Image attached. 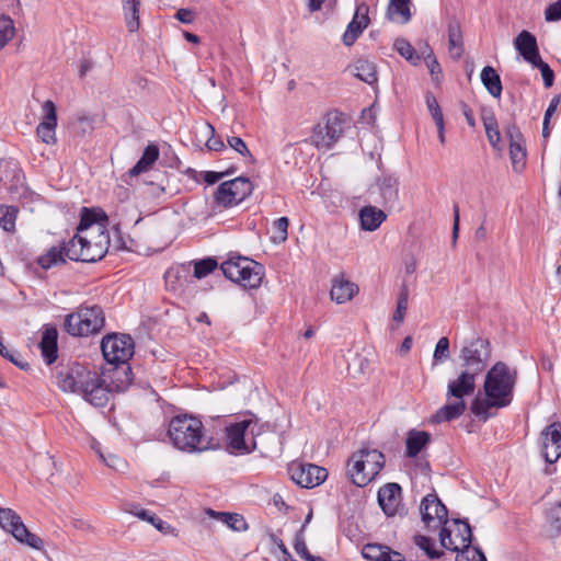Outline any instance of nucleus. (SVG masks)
<instances>
[{
    "label": "nucleus",
    "instance_id": "obj_54",
    "mask_svg": "<svg viewBox=\"0 0 561 561\" xmlns=\"http://www.w3.org/2000/svg\"><path fill=\"white\" fill-rule=\"evenodd\" d=\"M228 145L238 153H240L243 157H248L250 160H253V157L248 149V146L240 137H228L227 139Z\"/></svg>",
    "mask_w": 561,
    "mask_h": 561
},
{
    "label": "nucleus",
    "instance_id": "obj_21",
    "mask_svg": "<svg viewBox=\"0 0 561 561\" xmlns=\"http://www.w3.org/2000/svg\"><path fill=\"white\" fill-rule=\"evenodd\" d=\"M542 451L547 462L553 463L561 456V424L554 422L541 433Z\"/></svg>",
    "mask_w": 561,
    "mask_h": 561
},
{
    "label": "nucleus",
    "instance_id": "obj_61",
    "mask_svg": "<svg viewBox=\"0 0 561 561\" xmlns=\"http://www.w3.org/2000/svg\"><path fill=\"white\" fill-rule=\"evenodd\" d=\"M224 175H225V173H222V172L206 171L204 173V181L207 184L211 185V184L217 183Z\"/></svg>",
    "mask_w": 561,
    "mask_h": 561
},
{
    "label": "nucleus",
    "instance_id": "obj_43",
    "mask_svg": "<svg viewBox=\"0 0 561 561\" xmlns=\"http://www.w3.org/2000/svg\"><path fill=\"white\" fill-rule=\"evenodd\" d=\"M394 49L412 65H417L420 56L415 54L413 46L404 38H397L393 44Z\"/></svg>",
    "mask_w": 561,
    "mask_h": 561
},
{
    "label": "nucleus",
    "instance_id": "obj_25",
    "mask_svg": "<svg viewBox=\"0 0 561 561\" xmlns=\"http://www.w3.org/2000/svg\"><path fill=\"white\" fill-rule=\"evenodd\" d=\"M358 290L359 288L355 283L341 275L332 279L330 296L333 301L341 305L352 300Z\"/></svg>",
    "mask_w": 561,
    "mask_h": 561
},
{
    "label": "nucleus",
    "instance_id": "obj_29",
    "mask_svg": "<svg viewBox=\"0 0 561 561\" xmlns=\"http://www.w3.org/2000/svg\"><path fill=\"white\" fill-rule=\"evenodd\" d=\"M387 218V215L375 206H365L359 210L360 227L366 231L376 230Z\"/></svg>",
    "mask_w": 561,
    "mask_h": 561
},
{
    "label": "nucleus",
    "instance_id": "obj_26",
    "mask_svg": "<svg viewBox=\"0 0 561 561\" xmlns=\"http://www.w3.org/2000/svg\"><path fill=\"white\" fill-rule=\"evenodd\" d=\"M362 556L369 561H404L402 553L379 543L365 545L362 550Z\"/></svg>",
    "mask_w": 561,
    "mask_h": 561
},
{
    "label": "nucleus",
    "instance_id": "obj_56",
    "mask_svg": "<svg viewBox=\"0 0 561 561\" xmlns=\"http://www.w3.org/2000/svg\"><path fill=\"white\" fill-rule=\"evenodd\" d=\"M427 56H425V62H426V66L433 77L434 80H438V76L440 75L442 72V68H440V65L439 62L437 61L436 57L434 56L432 49L430 47H427Z\"/></svg>",
    "mask_w": 561,
    "mask_h": 561
},
{
    "label": "nucleus",
    "instance_id": "obj_36",
    "mask_svg": "<svg viewBox=\"0 0 561 561\" xmlns=\"http://www.w3.org/2000/svg\"><path fill=\"white\" fill-rule=\"evenodd\" d=\"M481 81L492 96H501L503 90L502 82L494 68L485 66L481 71Z\"/></svg>",
    "mask_w": 561,
    "mask_h": 561
},
{
    "label": "nucleus",
    "instance_id": "obj_6",
    "mask_svg": "<svg viewBox=\"0 0 561 561\" xmlns=\"http://www.w3.org/2000/svg\"><path fill=\"white\" fill-rule=\"evenodd\" d=\"M385 466V456L377 449L363 448L354 453L348 462V474L357 486H366Z\"/></svg>",
    "mask_w": 561,
    "mask_h": 561
},
{
    "label": "nucleus",
    "instance_id": "obj_51",
    "mask_svg": "<svg viewBox=\"0 0 561 561\" xmlns=\"http://www.w3.org/2000/svg\"><path fill=\"white\" fill-rule=\"evenodd\" d=\"M531 66L540 70L545 87H552L554 82V73L550 66L547 62H545L541 58H539V60H536L535 64H531Z\"/></svg>",
    "mask_w": 561,
    "mask_h": 561
},
{
    "label": "nucleus",
    "instance_id": "obj_15",
    "mask_svg": "<svg viewBox=\"0 0 561 561\" xmlns=\"http://www.w3.org/2000/svg\"><path fill=\"white\" fill-rule=\"evenodd\" d=\"M91 373L80 364L61 368L56 375L57 385L65 392L81 394Z\"/></svg>",
    "mask_w": 561,
    "mask_h": 561
},
{
    "label": "nucleus",
    "instance_id": "obj_27",
    "mask_svg": "<svg viewBox=\"0 0 561 561\" xmlns=\"http://www.w3.org/2000/svg\"><path fill=\"white\" fill-rule=\"evenodd\" d=\"M448 31V51L453 59L458 60L462 57L463 38L461 32V25L456 19H450L447 25Z\"/></svg>",
    "mask_w": 561,
    "mask_h": 561
},
{
    "label": "nucleus",
    "instance_id": "obj_19",
    "mask_svg": "<svg viewBox=\"0 0 561 561\" xmlns=\"http://www.w3.org/2000/svg\"><path fill=\"white\" fill-rule=\"evenodd\" d=\"M57 127V108L53 101L47 100L42 105L41 122L36 127L37 137L46 145H55Z\"/></svg>",
    "mask_w": 561,
    "mask_h": 561
},
{
    "label": "nucleus",
    "instance_id": "obj_31",
    "mask_svg": "<svg viewBox=\"0 0 561 561\" xmlns=\"http://www.w3.org/2000/svg\"><path fill=\"white\" fill-rule=\"evenodd\" d=\"M108 378L111 379L110 387L113 389V391L123 392L131 383L133 374L130 367L127 364H121V366L116 365L113 368L112 375H110Z\"/></svg>",
    "mask_w": 561,
    "mask_h": 561
},
{
    "label": "nucleus",
    "instance_id": "obj_41",
    "mask_svg": "<svg viewBox=\"0 0 561 561\" xmlns=\"http://www.w3.org/2000/svg\"><path fill=\"white\" fill-rule=\"evenodd\" d=\"M547 524L549 530L553 536H558L561 533V503H553L546 513Z\"/></svg>",
    "mask_w": 561,
    "mask_h": 561
},
{
    "label": "nucleus",
    "instance_id": "obj_14",
    "mask_svg": "<svg viewBox=\"0 0 561 561\" xmlns=\"http://www.w3.org/2000/svg\"><path fill=\"white\" fill-rule=\"evenodd\" d=\"M253 186L249 179L239 176L222 182L215 193V202L221 207H231L241 203L252 193Z\"/></svg>",
    "mask_w": 561,
    "mask_h": 561
},
{
    "label": "nucleus",
    "instance_id": "obj_5",
    "mask_svg": "<svg viewBox=\"0 0 561 561\" xmlns=\"http://www.w3.org/2000/svg\"><path fill=\"white\" fill-rule=\"evenodd\" d=\"M451 527L444 525L439 533L443 548L457 552L456 561H486L478 547H472V530L468 522L454 519Z\"/></svg>",
    "mask_w": 561,
    "mask_h": 561
},
{
    "label": "nucleus",
    "instance_id": "obj_57",
    "mask_svg": "<svg viewBox=\"0 0 561 561\" xmlns=\"http://www.w3.org/2000/svg\"><path fill=\"white\" fill-rule=\"evenodd\" d=\"M545 19L547 22L561 20V0L556 1L546 8Z\"/></svg>",
    "mask_w": 561,
    "mask_h": 561
},
{
    "label": "nucleus",
    "instance_id": "obj_34",
    "mask_svg": "<svg viewBox=\"0 0 561 561\" xmlns=\"http://www.w3.org/2000/svg\"><path fill=\"white\" fill-rule=\"evenodd\" d=\"M387 16L396 23H408L411 20L410 0H390Z\"/></svg>",
    "mask_w": 561,
    "mask_h": 561
},
{
    "label": "nucleus",
    "instance_id": "obj_9",
    "mask_svg": "<svg viewBox=\"0 0 561 561\" xmlns=\"http://www.w3.org/2000/svg\"><path fill=\"white\" fill-rule=\"evenodd\" d=\"M104 324L105 316L100 306H81L77 312L66 317L65 330L73 336H87L99 333Z\"/></svg>",
    "mask_w": 561,
    "mask_h": 561
},
{
    "label": "nucleus",
    "instance_id": "obj_46",
    "mask_svg": "<svg viewBox=\"0 0 561 561\" xmlns=\"http://www.w3.org/2000/svg\"><path fill=\"white\" fill-rule=\"evenodd\" d=\"M288 225L289 221L287 217H280L274 221L273 228L275 230V234L272 237L273 242L282 243L287 240Z\"/></svg>",
    "mask_w": 561,
    "mask_h": 561
},
{
    "label": "nucleus",
    "instance_id": "obj_50",
    "mask_svg": "<svg viewBox=\"0 0 561 561\" xmlns=\"http://www.w3.org/2000/svg\"><path fill=\"white\" fill-rule=\"evenodd\" d=\"M426 106L433 121L436 123L444 121V115L436 98L432 93H427L425 96Z\"/></svg>",
    "mask_w": 561,
    "mask_h": 561
},
{
    "label": "nucleus",
    "instance_id": "obj_39",
    "mask_svg": "<svg viewBox=\"0 0 561 561\" xmlns=\"http://www.w3.org/2000/svg\"><path fill=\"white\" fill-rule=\"evenodd\" d=\"M383 204H394L398 201V182L393 178H383L379 183Z\"/></svg>",
    "mask_w": 561,
    "mask_h": 561
},
{
    "label": "nucleus",
    "instance_id": "obj_52",
    "mask_svg": "<svg viewBox=\"0 0 561 561\" xmlns=\"http://www.w3.org/2000/svg\"><path fill=\"white\" fill-rule=\"evenodd\" d=\"M450 357L449 352V340L446 336H443L438 340L435 351H434V359L437 362H444Z\"/></svg>",
    "mask_w": 561,
    "mask_h": 561
},
{
    "label": "nucleus",
    "instance_id": "obj_64",
    "mask_svg": "<svg viewBox=\"0 0 561 561\" xmlns=\"http://www.w3.org/2000/svg\"><path fill=\"white\" fill-rule=\"evenodd\" d=\"M102 459L104 460V462L106 463V466L111 467V468H114V469H118V463H121V459L114 455H110L108 457H104L103 455H101Z\"/></svg>",
    "mask_w": 561,
    "mask_h": 561
},
{
    "label": "nucleus",
    "instance_id": "obj_17",
    "mask_svg": "<svg viewBox=\"0 0 561 561\" xmlns=\"http://www.w3.org/2000/svg\"><path fill=\"white\" fill-rule=\"evenodd\" d=\"M105 374L100 376L96 371H92L88 382L81 392V396L88 401L90 404L96 408L105 407L111 398L113 389L106 382Z\"/></svg>",
    "mask_w": 561,
    "mask_h": 561
},
{
    "label": "nucleus",
    "instance_id": "obj_37",
    "mask_svg": "<svg viewBox=\"0 0 561 561\" xmlns=\"http://www.w3.org/2000/svg\"><path fill=\"white\" fill-rule=\"evenodd\" d=\"M126 25L129 32L134 33L139 28V5L140 0H122Z\"/></svg>",
    "mask_w": 561,
    "mask_h": 561
},
{
    "label": "nucleus",
    "instance_id": "obj_44",
    "mask_svg": "<svg viewBox=\"0 0 561 561\" xmlns=\"http://www.w3.org/2000/svg\"><path fill=\"white\" fill-rule=\"evenodd\" d=\"M483 125L485 128L486 137L492 147H496L500 141L501 135L497 126V122L493 115L482 116Z\"/></svg>",
    "mask_w": 561,
    "mask_h": 561
},
{
    "label": "nucleus",
    "instance_id": "obj_28",
    "mask_svg": "<svg viewBox=\"0 0 561 561\" xmlns=\"http://www.w3.org/2000/svg\"><path fill=\"white\" fill-rule=\"evenodd\" d=\"M205 514L220 522L224 525H227L230 529L236 531H244L248 529V524L244 517L237 513H226V512H216L211 508H206Z\"/></svg>",
    "mask_w": 561,
    "mask_h": 561
},
{
    "label": "nucleus",
    "instance_id": "obj_22",
    "mask_svg": "<svg viewBox=\"0 0 561 561\" xmlns=\"http://www.w3.org/2000/svg\"><path fill=\"white\" fill-rule=\"evenodd\" d=\"M368 24V7L366 4H360L356 8L353 20L348 23L346 31L343 34V43L346 46H352Z\"/></svg>",
    "mask_w": 561,
    "mask_h": 561
},
{
    "label": "nucleus",
    "instance_id": "obj_49",
    "mask_svg": "<svg viewBox=\"0 0 561 561\" xmlns=\"http://www.w3.org/2000/svg\"><path fill=\"white\" fill-rule=\"evenodd\" d=\"M204 128L206 134L209 135L206 141L207 148L214 151L224 150L226 148L225 142L220 138L215 137V127L209 123H205Z\"/></svg>",
    "mask_w": 561,
    "mask_h": 561
},
{
    "label": "nucleus",
    "instance_id": "obj_8",
    "mask_svg": "<svg viewBox=\"0 0 561 561\" xmlns=\"http://www.w3.org/2000/svg\"><path fill=\"white\" fill-rule=\"evenodd\" d=\"M260 426L251 419L232 423L225 428L226 447L231 454H249L257 448Z\"/></svg>",
    "mask_w": 561,
    "mask_h": 561
},
{
    "label": "nucleus",
    "instance_id": "obj_35",
    "mask_svg": "<svg viewBox=\"0 0 561 561\" xmlns=\"http://www.w3.org/2000/svg\"><path fill=\"white\" fill-rule=\"evenodd\" d=\"M159 158V149L156 145H148L141 158L138 162L129 170L131 176H137L142 172H146Z\"/></svg>",
    "mask_w": 561,
    "mask_h": 561
},
{
    "label": "nucleus",
    "instance_id": "obj_18",
    "mask_svg": "<svg viewBox=\"0 0 561 561\" xmlns=\"http://www.w3.org/2000/svg\"><path fill=\"white\" fill-rule=\"evenodd\" d=\"M422 520L426 527H431L436 522L435 527L448 525L447 507L442 503L436 494H427L420 504Z\"/></svg>",
    "mask_w": 561,
    "mask_h": 561
},
{
    "label": "nucleus",
    "instance_id": "obj_30",
    "mask_svg": "<svg viewBox=\"0 0 561 561\" xmlns=\"http://www.w3.org/2000/svg\"><path fill=\"white\" fill-rule=\"evenodd\" d=\"M57 337L58 332L55 328H46L43 332L39 347L47 364L54 363L57 358Z\"/></svg>",
    "mask_w": 561,
    "mask_h": 561
},
{
    "label": "nucleus",
    "instance_id": "obj_38",
    "mask_svg": "<svg viewBox=\"0 0 561 561\" xmlns=\"http://www.w3.org/2000/svg\"><path fill=\"white\" fill-rule=\"evenodd\" d=\"M355 77L359 80L373 84L377 81V70L374 62L367 59H358L355 62Z\"/></svg>",
    "mask_w": 561,
    "mask_h": 561
},
{
    "label": "nucleus",
    "instance_id": "obj_53",
    "mask_svg": "<svg viewBox=\"0 0 561 561\" xmlns=\"http://www.w3.org/2000/svg\"><path fill=\"white\" fill-rule=\"evenodd\" d=\"M294 549L296 553L306 561H313L314 559H317V557L312 556L308 551L302 534L297 533L295 537Z\"/></svg>",
    "mask_w": 561,
    "mask_h": 561
},
{
    "label": "nucleus",
    "instance_id": "obj_40",
    "mask_svg": "<svg viewBox=\"0 0 561 561\" xmlns=\"http://www.w3.org/2000/svg\"><path fill=\"white\" fill-rule=\"evenodd\" d=\"M19 209L12 205H0V226L4 231L15 230V220Z\"/></svg>",
    "mask_w": 561,
    "mask_h": 561
},
{
    "label": "nucleus",
    "instance_id": "obj_3",
    "mask_svg": "<svg viewBox=\"0 0 561 561\" xmlns=\"http://www.w3.org/2000/svg\"><path fill=\"white\" fill-rule=\"evenodd\" d=\"M168 436L174 448L188 454L203 453L218 446L214 438L205 435L202 421L187 414L171 419Z\"/></svg>",
    "mask_w": 561,
    "mask_h": 561
},
{
    "label": "nucleus",
    "instance_id": "obj_20",
    "mask_svg": "<svg viewBox=\"0 0 561 561\" xmlns=\"http://www.w3.org/2000/svg\"><path fill=\"white\" fill-rule=\"evenodd\" d=\"M402 489L398 483H387L378 491V503L387 516L402 514L404 511L401 504Z\"/></svg>",
    "mask_w": 561,
    "mask_h": 561
},
{
    "label": "nucleus",
    "instance_id": "obj_47",
    "mask_svg": "<svg viewBox=\"0 0 561 561\" xmlns=\"http://www.w3.org/2000/svg\"><path fill=\"white\" fill-rule=\"evenodd\" d=\"M409 291L408 287L403 286L397 301V309L393 313V320L401 323L404 319L408 309Z\"/></svg>",
    "mask_w": 561,
    "mask_h": 561
},
{
    "label": "nucleus",
    "instance_id": "obj_7",
    "mask_svg": "<svg viewBox=\"0 0 561 561\" xmlns=\"http://www.w3.org/2000/svg\"><path fill=\"white\" fill-rule=\"evenodd\" d=\"M224 275L244 288H257L264 276L262 264L244 256H231L221 264Z\"/></svg>",
    "mask_w": 561,
    "mask_h": 561
},
{
    "label": "nucleus",
    "instance_id": "obj_33",
    "mask_svg": "<svg viewBox=\"0 0 561 561\" xmlns=\"http://www.w3.org/2000/svg\"><path fill=\"white\" fill-rule=\"evenodd\" d=\"M431 442V435L425 431L411 430L407 437L405 455L409 458L416 457L420 451Z\"/></svg>",
    "mask_w": 561,
    "mask_h": 561
},
{
    "label": "nucleus",
    "instance_id": "obj_12",
    "mask_svg": "<svg viewBox=\"0 0 561 561\" xmlns=\"http://www.w3.org/2000/svg\"><path fill=\"white\" fill-rule=\"evenodd\" d=\"M344 117L342 114L329 113L313 129L312 144L319 149H330L344 133Z\"/></svg>",
    "mask_w": 561,
    "mask_h": 561
},
{
    "label": "nucleus",
    "instance_id": "obj_45",
    "mask_svg": "<svg viewBox=\"0 0 561 561\" xmlns=\"http://www.w3.org/2000/svg\"><path fill=\"white\" fill-rule=\"evenodd\" d=\"M413 542L421 550H423L431 559H438L443 556L442 551H438L434 548V542L430 537L416 535L413 538Z\"/></svg>",
    "mask_w": 561,
    "mask_h": 561
},
{
    "label": "nucleus",
    "instance_id": "obj_42",
    "mask_svg": "<svg viewBox=\"0 0 561 561\" xmlns=\"http://www.w3.org/2000/svg\"><path fill=\"white\" fill-rule=\"evenodd\" d=\"M15 27L13 20L8 15L0 16V50L14 37Z\"/></svg>",
    "mask_w": 561,
    "mask_h": 561
},
{
    "label": "nucleus",
    "instance_id": "obj_16",
    "mask_svg": "<svg viewBox=\"0 0 561 561\" xmlns=\"http://www.w3.org/2000/svg\"><path fill=\"white\" fill-rule=\"evenodd\" d=\"M288 472L296 484L306 489L318 486L328 477L324 468L312 463L293 462L288 468Z\"/></svg>",
    "mask_w": 561,
    "mask_h": 561
},
{
    "label": "nucleus",
    "instance_id": "obj_11",
    "mask_svg": "<svg viewBox=\"0 0 561 561\" xmlns=\"http://www.w3.org/2000/svg\"><path fill=\"white\" fill-rule=\"evenodd\" d=\"M101 350L104 359L110 364H127L134 355V340L128 334H107L102 339Z\"/></svg>",
    "mask_w": 561,
    "mask_h": 561
},
{
    "label": "nucleus",
    "instance_id": "obj_55",
    "mask_svg": "<svg viewBox=\"0 0 561 561\" xmlns=\"http://www.w3.org/2000/svg\"><path fill=\"white\" fill-rule=\"evenodd\" d=\"M126 512H128L129 514H131L134 516H137L139 519L145 520L147 523L152 522V519L156 517L154 513H152L148 510H145L136 504H129L126 507Z\"/></svg>",
    "mask_w": 561,
    "mask_h": 561
},
{
    "label": "nucleus",
    "instance_id": "obj_1",
    "mask_svg": "<svg viewBox=\"0 0 561 561\" xmlns=\"http://www.w3.org/2000/svg\"><path fill=\"white\" fill-rule=\"evenodd\" d=\"M107 221L102 209L83 207L77 232L66 248L67 259L87 263L103 259L111 247Z\"/></svg>",
    "mask_w": 561,
    "mask_h": 561
},
{
    "label": "nucleus",
    "instance_id": "obj_24",
    "mask_svg": "<svg viewBox=\"0 0 561 561\" xmlns=\"http://www.w3.org/2000/svg\"><path fill=\"white\" fill-rule=\"evenodd\" d=\"M510 136V158L515 172H522L526 167V148L523 145V136L513 127L508 130Z\"/></svg>",
    "mask_w": 561,
    "mask_h": 561
},
{
    "label": "nucleus",
    "instance_id": "obj_58",
    "mask_svg": "<svg viewBox=\"0 0 561 561\" xmlns=\"http://www.w3.org/2000/svg\"><path fill=\"white\" fill-rule=\"evenodd\" d=\"M175 18L184 24H191L194 22L195 14L192 10L182 8L176 11Z\"/></svg>",
    "mask_w": 561,
    "mask_h": 561
},
{
    "label": "nucleus",
    "instance_id": "obj_4",
    "mask_svg": "<svg viewBox=\"0 0 561 561\" xmlns=\"http://www.w3.org/2000/svg\"><path fill=\"white\" fill-rule=\"evenodd\" d=\"M477 377L462 370L456 379L450 380L446 392L448 402L435 412L431 421L440 424L460 417L467 409L463 398L474 392Z\"/></svg>",
    "mask_w": 561,
    "mask_h": 561
},
{
    "label": "nucleus",
    "instance_id": "obj_23",
    "mask_svg": "<svg viewBox=\"0 0 561 561\" xmlns=\"http://www.w3.org/2000/svg\"><path fill=\"white\" fill-rule=\"evenodd\" d=\"M514 46L522 57L531 64L539 60L540 54L538 49L537 38L528 31H522L514 39Z\"/></svg>",
    "mask_w": 561,
    "mask_h": 561
},
{
    "label": "nucleus",
    "instance_id": "obj_60",
    "mask_svg": "<svg viewBox=\"0 0 561 561\" xmlns=\"http://www.w3.org/2000/svg\"><path fill=\"white\" fill-rule=\"evenodd\" d=\"M154 528H157L162 534H169L171 526L163 522L160 517L156 515V517L152 519V522H149Z\"/></svg>",
    "mask_w": 561,
    "mask_h": 561
},
{
    "label": "nucleus",
    "instance_id": "obj_2",
    "mask_svg": "<svg viewBox=\"0 0 561 561\" xmlns=\"http://www.w3.org/2000/svg\"><path fill=\"white\" fill-rule=\"evenodd\" d=\"M516 370L511 369L505 363H495L486 373L483 382L484 398L477 396L472 402L471 412L482 421H486L492 414L491 409H502L511 404L516 383Z\"/></svg>",
    "mask_w": 561,
    "mask_h": 561
},
{
    "label": "nucleus",
    "instance_id": "obj_48",
    "mask_svg": "<svg viewBox=\"0 0 561 561\" xmlns=\"http://www.w3.org/2000/svg\"><path fill=\"white\" fill-rule=\"evenodd\" d=\"M217 267V262L214 259H204L195 263L194 276L196 278H203L211 273Z\"/></svg>",
    "mask_w": 561,
    "mask_h": 561
},
{
    "label": "nucleus",
    "instance_id": "obj_10",
    "mask_svg": "<svg viewBox=\"0 0 561 561\" xmlns=\"http://www.w3.org/2000/svg\"><path fill=\"white\" fill-rule=\"evenodd\" d=\"M491 357V346L486 339L477 336L463 343L459 358L462 370L479 376Z\"/></svg>",
    "mask_w": 561,
    "mask_h": 561
},
{
    "label": "nucleus",
    "instance_id": "obj_32",
    "mask_svg": "<svg viewBox=\"0 0 561 561\" xmlns=\"http://www.w3.org/2000/svg\"><path fill=\"white\" fill-rule=\"evenodd\" d=\"M68 247V242H64L59 247H51L46 251V253L42 254L37 259L38 265L48 270L54 266L61 265L66 262V248Z\"/></svg>",
    "mask_w": 561,
    "mask_h": 561
},
{
    "label": "nucleus",
    "instance_id": "obj_62",
    "mask_svg": "<svg viewBox=\"0 0 561 561\" xmlns=\"http://www.w3.org/2000/svg\"><path fill=\"white\" fill-rule=\"evenodd\" d=\"M417 264L413 256H409L404 261V271L407 274L412 275L416 271Z\"/></svg>",
    "mask_w": 561,
    "mask_h": 561
},
{
    "label": "nucleus",
    "instance_id": "obj_13",
    "mask_svg": "<svg viewBox=\"0 0 561 561\" xmlns=\"http://www.w3.org/2000/svg\"><path fill=\"white\" fill-rule=\"evenodd\" d=\"M0 526L21 543L33 549L42 550L43 540L31 533L22 522L21 517L11 508H0Z\"/></svg>",
    "mask_w": 561,
    "mask_h": 561
},
{
    "label": "nucleus",
    "instance_id": "obj_59",
    "mask_svg": "<svg viewBox=\"0 0 561 561\" xmlns=\"http://www.w3.org/2000/svg\"><path fill=\"white\" fill-rule=\"evenodd\" d=\"M459 206L457 204L454 205V225H453V243H456L459 232Z\"/></svg>",
    "mask_w": 561,
    "mask_h": 561
},
{
    "label": "nucleus",
    "instance_id": "obj_63",
    "mask_svg": "<svg viewBox=\"0 0 561 561\" xmlns=\"http://www.w3.org/2000/svg\"><path fill=\"white\" fill-rule=\"evenodd\" d=\"M559 101H560V98L558 95L552 98L548 108L546 110L543 117H548L549 119L552 117L553 113L556 112V110L558 107Z\"/></svg>",
    "mask_w": 561,
    "mask_h": 561
}]
</instances>
